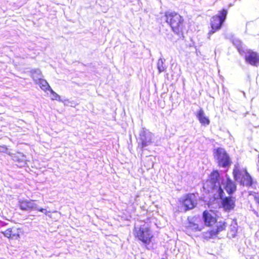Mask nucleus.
<instances>
[{
    "label": "nucleus",
    "mask_w": 259,
    "mask_h": 259,
    "mask_svg": "<svg viewBox=\"0 0 259 259\" xmlns=\"http://www.w3.org/2000/svg\"><path fill=\"white\" fill-rule=\"evenodd\" d=\"M202 219L204 225L210 228L203 233L204 239L208 240L216 237L221 232L225 231L227 223L223 220H219L217 211L212 209L205 210L202 212Z\"/></svg>",
    "instance_id": "obj_1"
},
{
    "label": "nucleus",
    "mask_w": 259,
    "mask_h": 259,
    "mask_svg": "<svg viewBox=\"0 0 259 259\" xmlns=\"http://www.w3.org/2000/svg\"><path fill=\"white\" fill-rule=\"evenodd\" d=\"M164 18L165 22L174 33L180 37L183 36L185 25V20L182 16L175 11H166L164 13Z\"/></svg>",
    "instance_id": "obj_2"
},
{
    "label": "nucleus",
    "mask_w": 259,
    "mask_h": 259,
    "mask_svg": "<svg viewBox=\"0 0 259 259\" xmlns=\"http://www.w3.org/2000/svg\"><path fill=\"white\" fill-rule=\"evenodd\" d=\"M134 237L145 245H149L152 241L153 235L150 227L145 225L134 229Z\"/></svg>",
    "instance_id": "obj_3"
},
{
    "label": "nucleus",
    "mask_w": 259,
    "mask_h": 259,
    "mask_svg": "<svg viewBox=\"0 0 259 259\" xmlns=\"http://www.w3.org/2000/svg\"><path fill=\"white\" fill-rule=\"evenodd\" d=\"M227 10L222 9L219 11L218 15L211 17L210 20L211 29L208 33L209 37L221 28L223 23L227 18Z\"/></svg>",
    "instance_id": "obj_4"
},
{
    "label": "nucleus",
    "mask_w": 259,
    "mask_h": 259,
    "mask_svg": "<svg viewBox=\"0 0 259 259\" xmlns=\"http://www.w3.org/2000/svg\"><path fill=\"white\" fill-rule=\"evenodd\" d=\"M233 175L235 180L241 185L246 187L252 186V178L246 169H239L236 168L233 170Z\"/></svg>",
    "instance_id": "obj_5"
},
{
    "label": "nucleus",
    "mask_w": 259,
    "mask_h": 259,
    "mask_svg": "<svg viewBox=\"0 0 259 259\" xmlns=\"http://www.w3.org/2000/svg\"><path fill=\"white\" fill-rule=\"evenodd\" d=\"M213 156L217 160L219 166L225 167L231 164V161L229 155L222 148L219 147L214 149Z\"/></svg>",
    "instance_id": "obj_6"
},
{
    "label": "nucleus",
    "mask_w": 259,
    "mask_h": 259,
    "mask_svg": "<svg viewBox=\"0 0 259 259\" xmlns=\"http://www.w3.org/2000/svg\"><path fill=\"white\" fill-rule=\"evenodd\" d=\"M179 202L185 211L192 209L197 205V199L194 193H189L185 194L179 200Z\"/></svg>",
    "instance_id": "obj_7"
},
{
    "label": "nucleus",
    "mask_w": 259,
    "mask_h": 259,
    "mask_svg": "<svg viewBox=\"0 0 259 259\" xmlns=\"http://www.w3.org/2000/svg\"><path fill=\"white\" fill-rule=\"evenodd\" d=\"M203 229V226L201 224L200 219L193 217L188 221L186 227V232L188 234L191 235L196 232L201 231Z\"/></svg>",
    "instance_id": "obj_8"
},
{
    "label": "nucleus",
    "mask_w": 259,
    "mask_h": 259,
    "mask_svg": "<svg viewBox=\"0 0 259 259\" xmlns=\"http://www.w3.org/2000/svg\"><path fill=\"white\" fill-rule=\"evenodd\" d=\"M244 60L246 63L252 66H257L259 65V53L249 49L245 53Z\"/></svg>",
    "instance_id": "obj_9"
},
{
    "label": "nucleus",
    "mask_w": 259,
    "mask_h": 259,
    "mask_svg": "<svg viewBox=\"0 0 259 259\" xmlns=\"http://www.w3.org/2000/svg\"><path fill=\"white\" fill-rule=\"evenodd\" d=\"M2 233L4 236L12 239H18L20 238V235L22 233V229L16 226H13L2 231Z\"/></svg>",
    "instance_id": "obj_10"
},
{
    "label": "nucleus",
    "mask_w": 259,
    "mask_h": 259,
    "mask_svg": "<svg viewBox=\"0 0 259 259\" xmlns=\"http://www.w3.org/2000/svg\"><path fill=\"white\" fill-rule=\"evenodd\" d=\"M19 206L21 209L27 211L35 210L38 208V206L35 201L32 200L20 199Z\"/></svg>",
    "instance_id": "obj_11"
},
{
    "label": "nucleus",
    "mask_w": 259,
    "mask_h": 259,
    "mask_svg": "<svg viewBox=\"0 0 259 259\" xmlns=\"http://www.w3.org/2000/svg\"><path fill=\"white\" fill-rule=\"evenodd\" d=\"M221 204L225 211H230L235 207V198L231 196L225 197L222 199Z\"/></svg>",
    "instance_id": "obj_12"
},
{
    "label": "nucleus",
    "mask_w": 259,
    "mask_h": 259,
    "mask_svg": "<svg viewBox=\"0 0 259 259\" xmlns=\"http://www.w3.org/2000/svg\"><path fill=\"white\" fill-rule=\"evenodd\" d=\"M140 140L141 142L139 147L141 150L152 143L151 135L147 134L145 132H143L140 135Z\"/></svg>",
    "instance_id": "obj_13"
},
{
    "label": "nucleus",
    "mask_w": 259,
    "mask_h": 259,
    "mask_svg": "<svg viewBox=\"0 0 259 259\" xmlns=\"http://www.w3.org/2000/svg\"><path fill=\"white\" fill-rule=\"evenodd\" d=\"M196 117L202 125L207 126L209 124L210 120L208 117L205 116L204 111L202 108L199 109L198 111Z\"/></svg>",
    "instance_id": "obj_14"
},
{
    "label": "nucleus",
    "mask_w": 259,
    "mask_h": 259,
    "mask_svg": "<svg viewBox=\"0 0 259 259\" xmlns=\"http://www.w3.org/2000/svg\"><path fill=\"white\" fill-rule=\"evenodd\" d=\"M14 161L18 162L17 165L19 167L24 166L26 164V156L21 153H17L12 156Z\"/></svg>",
    "instance_id": "obj_15"
},
{
    "label": "nucleus",
    "mask_w": 259,
    "mask_h": 259,
    "mask_svg": "<svg viewBox=\"0 0 259 259\" xmlns=\"http://www.w3.org/2000/svg\"><path fill=\"white\" fill-rule=\"evenodd\" d=\"M224 189L229 194H233L236 190V185L229 178L227 179Z\"/></svg>",
    "instance_id": "obj_16"
},
{
    "label": "nucleus",
    "mask_w": 259,
    "mask_h": 259,
    "mask_svg": "<svg viewBox=\"0 0 259 259\" xmlns=\"http://www.w3.org/2000/svg\"><path fill=\"white\" fill-rule=\"evenodd\" d=\"M220 175L218 170H213L209 175L208 181L213 185L215 186L216 184H220Z\"/></svg>",
    "instance_id": "obj_17"
},
{
    "label": "nucleus",
    "mask_w": 259,
    "mask_h": 259,
    "mask_svg": "<svg viewBox=\"0 0 259 259\" xmlns=\"http://www.w3.org/2000/svg\"><path fill=\"white\" fill-rule=\"evenodd\" d=\"M36 83L38 84L40 88L44 91L50 90V89H51L47 81L41 78H38V82Z\"/></svg>",
    "instance_id": "obj_18"
},
{
    "label": "nucleus",
    "mask_w": 259,
    "mask_h": 259,
    "mask_svg": "<svg viewBox=\"0 0 259 259\" xmlns=\"http://www.w3.org/2000/svg\"><path fill=\"white\" fill-rule=\"evenodd\" d=\"M157 67L159 73L165 71L166 69V66L164 64V62L162 59H158L157 63Z\"/></svg>",
    "instance_id": "obj_19"
},
{
    "label": "nucleus",
    "mask_w": 259,
    "mask_h": 259,
    "mask_svg": "<svg viewBox=\"0 0 259 259\" xmlns=\"http://www.w3.org/2000/svg\"><path fill=\"white\" fill-rule=\"evenodd\" d=\"M32 77L36 83L38 82V78H41L42 75L39 70H35L32 73Z\"/></svg>",
    "instance_id": "obj_20"
},
{
    "label": "nucleus",
    "mask_w": 259,
    "mask_h": 259,
    "mask_svg": "<svg viewBox=\"0 0 259 259\" xmlns=\"http://www.w3.org/2000/svg\"><path fill=\"white\" fill-rule=\"evenodd\" d=\"M52 94L51 98L52 100H60V97L59 95L56 93L51 88L49 90Z\"/></svg>",
    "instance_id": "obj_21"
},
{
    "label": "nucleus",
    "mask_w": 259,
    "mask_h": 259,
    "mask_svg": "<svg viewBox=\"0 0 259 259\" xmlns=\"http://www.w3.org/2000/svg\"><path fill=\"white\" fill-rule=\"evenodd\" d=\"M35 210H38L39 211L41 212L46 214H47V213L48 212V211L46 209L40 208L38 206V208L36 209Z\"/></svg>",
    "instance_id": "obj_22"
},
{
    "label": "nucleus",
    "mask_w": 259,
    "mask_h": 259,
    "mask_svg": "<svg viewBox=\"0 0 259 259\" xmlns=\"http://www.w3.org/2000/svg\"><path fill=\"white\" fill-rule=\"evenodd\" d=\"M237 50L238 52L241 55L244 53V50L241 47H238Z\"/></svg>",
    "instance_id": "obj_23"
},
{
    "label": "nucleus",
    "mask_w": 259,
    "mask_h": 259,
    "mask_svg": "<svg viewBox=\"0 0 259 259\" xmlns=\"http://www.w3.org/2000/svg\"><path fill=\"white\" fill-rule=\"evenodd\" d=\"M254 200L256 202V203L259 205V196L258 195H255L254 197Z\"/></svg>",
    "instance_id": "obj_24"
},
{
    "label": "nucleus",
    "mask_w": 259,
    "mask_h": 259,
    "mask_svg": "<svg viewBox=\"0 0 259 259\" xmlns=\"http://www.w3.org/2000/svg\"><path fill=\"white\" fill-rule=\"evenodd\" d=\"M219 193L220 195H221L223 193V190L222 188V187L220 184L219 185Z\"/></svg>",
    "instance_id": "obj_25"
},
{
    "label": "nucleus",
    "mask_w": 259,
    "mask_h": 259,
    "mask_svg": "<svg viewBox=\"0 0 259 259\" xmlns=\"http://www.w3.org/2000/svg\"><path fill=\"white\" fill-rule=\"evenodd\" d=\"M237 232V230L236 229H235L234 231H233V233L232 234V236H234L235 235V233H236Z\"/></svg>",
    "instance_id": "obj_26"
}]
</instances>
